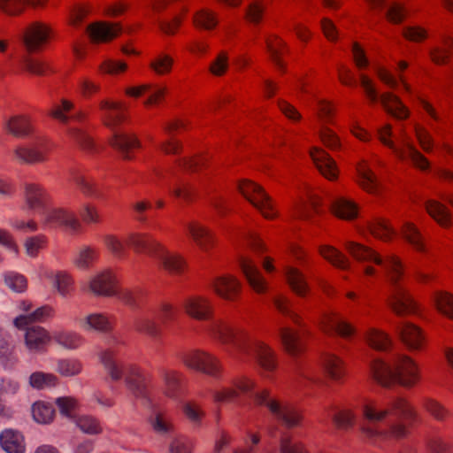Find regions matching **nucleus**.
Instances as JSON below:
<instances>
[{
  "label": "nucleus",
  "instance_id": "1",
  "mask_svg": "<svg viewBox=\"0 0 453 453\" xmlns=\"http://www.w3.org/2000/svg\"><path fill=\"white\" fill-rule=\"evenodd\" d=\"M361 411L367 423L360 427V434L372 443L406 438L411 424L418 418L416 409L403 397H396L386 405L377 400H366Z\"/></svg>",
  "mask_w": 453,
  "mask_h": 453
},
{
  "label": "nucleus",
  "instance_id": "2",
  "mask_svg": "<svg viewBox=\"0 0 453 453\" xmlns=\"http://www.w3.org/2000/svg\"><path fill=\"white\" fill-rule=\"evenodd\" d=\"M209 334L215 342L231 347L241 357L254 356L258 365L267 372L277 369V355L265 342L253 336L246 327L235 326L224 319L213 321Z\"/></svg>",
  "mask_w": 453,
  "mask_h": 453
},
{
  "label": "nucleus",
  "instance_id": "3",
  "mask_svg": "<svg viewBox=\"0 0 453 453\" xmlns=\"http://www.w3.org/2000/svg\"><path fill=\"white\" fill-rule=\"evenodd\" d=\"M370 374L378 384L385 388L399 385L411 388L421 380L419 365L405 354L394 355L388 361L373 359L370 363Z\"/></svg>",
  "mask_w": 453,
  "mask_h": 453
},
{
  "label": "nucleus",
  "instance_id": "4",
  "mask_svg": "<svg viewBox=\"0 0 453 453\" xmlns=\"http://www.w3.org/2000/svg\"><path fill=\"white\" fill-rule=\"evenodd\" d=\"M385 273L391 285L388 305L398 316L413 313L417 310L416 303L402 281L404 277V264L396 255H390L385 262Z\"/></svg>",
  "mask_w": 453,
  "mask_h": 453
},
{
  "label": "nucleus",
  "instance_id": "5",
  "mask_svg": "<svg viewBox=\"0 0 453 453\" xmlns=\"http://www.w3.org/2000/svg\"><path fill=\"white\" fill-rule=\"evenodd\" d=\"M392 125L385 124L377 131L380 142L393 150L401 160H407L417 169L427 171L430 168L429 160L416 148L411 138L404 129L401 130L398 145L392 140Z\"/></svg>",
  "mask_w": 453,
  "mask_h": 453
},
{
  "label": "nucleus",
  "instance_id": "6",
  "mask_svg": "<svg viewBox=\"0 0 453 453\" xmlns=\"http://www.w3.org/2000/svg\"><path fill=\"white\" fill-rule=\"evenodd\" d=\"M256 405L265 406L271 415L284 427L291 429L302 426L303 416L294 404L271 395V390L263 388L253 394Z\"/></svg>",
  "mask_w": 453,
  "mask_h": 453
},
{
  "label": "nucleus",
  "instance_id": "7",
  "mask_svg": "<svg viewBox=\"0 0 453 453\" xmlns=\"http://www.w3.org/2000/svg\"><path fill=\"white\" fill-rule=\"evenodd\" d=\"M180 360L183 365L192 371L219 379L224 372L221 360L213 353L201 349L184 353Z\"/></svg>",
  "mask_w": 453,
  "mask_h": 453
},
{
  "label": "nucleus",
  "instance_id": "8",
  "mask_svg": "<svg viewBox=\"0 0 453 453\" xmlns=\"http://www.w3.org/2000/svg\"><path fill=\"white\" fill-rule=\"evenodd\" d=\"M238 189L265 219L273 220L278 217L276 204L263 187L250 180H242Z\"/></svg>",
  "mask_w": 453,
  "mask_h": 453
},
{
  "label": "nucleus",
  "instance_id": "9",
  "mask_svg": "<svg viewBox=\"0 0 453 453\" xmlns=\"http://www.w3.org/2000/svg\"><path fill=\"white\" fill-rule=\"evenodd\" d=\"M54 35V29L50 23L35 20L24 27L21 42L27 53H40L48 47Z\"/></svg>",
  "mask_w": 453,
  "mask_h": 453
},
{
  "label": "nucleus",
  "instance_id": "10",
  "mask_svg": "<svg viewBox=\"0 0 453 453\" xmlns=\"http://www.w3.org/2000/svg\"><path fill=\"white\" fill-rule=\"evenodd\" d=\"M347 253L356 261L365 264L362 269V274L367 280L375 278L378 275V270L372 264L380 265L385 270V262L391 255H387L384 258L372 248L363 243L346 241L343 244Z\"/></svg>",
  "mask_w": 453,
  "mask_h": 453
},
{
  "label": "nucleus",
  "instance_id": "11",
  "mask_svg": "<svg viewBox=\"0 0 453 453\" xmlns=\"http://www.w3.org/2000/svg\"><path fill=\"white\" fill-rule=\"evenodd\" d=\"M347 253L356 261L365 264L362 269V274L367 280L375 278L378 275V270L372 264L380 265L385 270V262L391 255H387L384 258L372 248L363 243L346 241L343 244Z\"/></svg>",
  "mask_w": 453,
  "mask_h": 453
},
{
  "label": "nucleus",
  "instance_id": "12",
  "mask_svg": "<svg viewBox=\"0 0 453 453\" xmlns=\"http://www.w3.org/2000/svg\"><path fill=\"white\" fill-rule=\"evenodd\" d=\"M24 209L31 212L46 211V207L51 202V196L48 189L36 182H26L22 192Z\"/></svg>",
  "mask_w": 453,
  "mask_h": 453
},
{
  "label": "nucleus",
  "instance_id": "13",
  "mask_svg": "<svg viewBox=\"0 0 453 453\" xmlns=\"http://www.w3.org/2000/svg\"><path fill=\"white\" fill-rule=\"evenodd\" d=\"M45 226H64L73 233L81 229V223L75 212L65 207H52L42 213Z\"/></svg>",
  "mask_w": 453,
  "mask_h": 453
},
{
  "label": "nucleus",
  "instance_id": "14",
  "mask_svg": "<svg viewBox=\"0 0 453 453\" xmlns=\"http://www.w3.org/2000/svg\"><path fill=\"white\" fill-rule=\"evenodd\" d=\"M183 311L189 318L198 321L211 320L214 315L211 299L203 295H191L182 303Z\"/></svg>",
  "mask_w": 453,
  "mask_h": 453
},
{
  "label": "nucleus",
  "instance_id": "15",
  "mask_svg": "<svg viewBox=\"0 0 453 453\" xmlns=\"http://www.w3.org/2000/svg\"><path fill=\"white\" fill-rule=\"evenodd\" d=\"M118 284L115 272L111 268H105L90 277L88 290L96 296L113 297Z\"/></svg>",
  "mask_w": 453,
  "mask_h": 453
},
{
  "label": "nucleus",
  "instance_id": "16",
  "mask_svg": "<svg viewBox=\"0 0 453 453\" xmlns=\"http://www.w3.org/2000/svg\"><path fill=\"white\" fill-rule=\"evenodd\" d=\"M319 325L324 333L328 334H336L342 338H349L356 333L355 326L334 311L324 312Z\"/></svg>",
  "mask_w": 453,
  "mask_h": 453
},
{
  "label": "nucleus",
  "instance_id": "17",
  "mask_svg": "<svg viewBox=\"0 0 453 453\" xmlns=\"http://www.w3.org/2000/svg\"><path fill=\"white\" fill-rule=\"evenodd\" d=\"M212 292L228 302L236 301L242 294V284L233 274H222L216 276L210 284Z\"/></svg>",
  "mask_w": 453,
  "mask_h": 453
},
{
  "label": "nucleus",
  "instance_id": "18",
  "mask_svg": "<svg viewBox=\"0 0 453 453\" xmlns=\"http://www.w3.org/2000/svg\"><path fill=\"white\" fill-rule=\"evenodd\" d=\"M76 325L86 332L110 333L116 325L113 315L106 312H91L75 319Z\"/></svg>",
  "mask_w": 453,
  "mask_h": 453
},
{
  "label": "nucleus",
  "instance_id": "19",
  "mask_svg": "<svg viewBox=\"0 0 453 453\" xmlns=\"http://www.w3.org/2000/svg\"><path fill=\"white\" fill-rule=\"evenodd\" d=\"M240 269L251 289L258 295L268 291V282L263 276L253 259L247 256L239 257Z\"/></svg>",
  "mask_w": 453,
  "mask_h": 453
},
{
  "label": "nucleus",
  "instance_id": "20",
  "mask_svg": "<svg viewBox=\"0 0 453 453\" xmlns=\"http://www.w3.org/2000/svg\"><path fill=\"white\" fill-rule=\"evenodd\" d=\"M157 251L153 257L163 270L173 275H181L187 269V261L182 255L170 250L164 243L157 245Z\"/></svg>",
  "mask_w": 453,
  "mask_h": 453
},
{
  "label": "nucleus",
  "instance_id": "21",
  "mask_svg": "<svg viewBox=\"0 0 453 453\" xmlns=\"http://www.w3.org/2000/svg\"><path fill=\"white\" fill-rule=\"evenodd\" d=\"M24 329V344L27 349L32 353L46 351L52 341V333L41 326H27Z\"/></svg>",
  "mask_w": 453,
  "mask_h": 453
},
{
  "label": "nucleus",
  "instance_id": "22",
  "mask_svg": "<svg viewBox=\"0 0 453 453\" xmlns=\"http://www.w3.org/2000/svg\"><path fill=\"white\" fill-rule=\"evenodd\" d=\"M13 159L22 165H37L48 161V148L43 144L20 145L13 150Z\"/></svg>",
  "mask_w": 453,
  "mask_h": 453
},
{
  "label": "nucleus",
  "instance_id": "23",
  "mask_svg": "<svg viewBox=\"0 0 453 453\" xmlns=\"http://www.w3.org/2000/svg\"><path fill=\"white\" fill-rule=\"evenodd\" d=\"M98 107L102 121L107 127L114 129L125 121V108L122 103L105 98L99 102Z\"/></svg>",
  "mask_w": 453,
  "mask_h": 453
},
{
  "label": "nucleus",
  "instance_id": "24",
  "mask_svg": "<svg viewBox=\"0 0 453 453\" xmlns=\"http://www.w3.org/2000/svg\"><path fill=\"white\" fill-rule=\"evenodd\" d=\"M125 384L127 388L134 395H143L150 381V376L136 365H127L125 368Z\"/></svg>",
  "mask_w": 453,
  "mask_h": 453
},
{
  "label": "nucleus",
  "instance_id": "25",
  "mask_svg": "<svg viewBox=\"0 0 453 453\" xmlns=\"http://www.w3.org/2000/svg\"><path fill=\"white\" fill-rule=\"evenodd\" d=\"M310 157L319 172L327 180H334L338 177L339 170L334 158L323 149L312 147Z\"/></svg>",
  "mask_w": 453,
  "mask_h": 453
},
{
  "label": "nucleus",
  "instance_id": "26",
  "mask_svg": "<svg viewBox=\"0 0 453 453\" xmlns=\"http://www.w3.org/2000/svg\"><path fill=\"white\" fill-rule=\"evenodd\" d=\"M127 243L135 253H147L151 257L157 253V245H162V242L151 234L143 232L129 233L127 236Z\"/></svg>",
  "mask_w": 453,
  "mask_h": 453
},
{
  "label": "nucleus",
  "instance_id": "27",
  "mask_svg": "<svg viewBox=\"0 0 453 453\" xmlns=\"http://www.w3.org/2000/svg\"><path fill=\"white\" fill-rule=\"evenodd\" d=\"M320 365L326 376L334 382H342L346 375V364L342 357L333 352L321 356Z\"/></svg>",
  "mask_w": 453,
  "mask_h": 453
},
{
  "label": "nucleus",
  "instance_id": "28",
  "mask_svg": "<svg viewBox=\"0 0 453 453\" xmlns=\"http://www.w3.org/2000/svg\"><path fill=\"white\" fill-rule=\"evenodd\" d=\"M188 235L202 251L210 250L214 244V234L206 226L198 221H191L186 225Z\"/></svg>",
  "mask_w": 453,
  "mask_h": 453
},
{
  "label": "nucleus",
  "instance_id": "29",
  "mask_svg": "<svg viewBox=\"0 0 453 453\" xmlns=\"http://www.w3.org/2000/svg\"><path fill=\"white\" fill-rule=\"evenodd\" d=\"M403 239L417 252L426 254L428 247L419 227L412 221H404L400 228Z\"/></svg>",
  "mask_w": 453,
  "mask_h": 453
},
{
  "label": "nucleus",
  "instance_id": "30",
  "mask_svg": "<svg viewBox=\"0 0 453 453\" xmlns=\"http://www.w3.org/2000/svg\"><path fill=\"white\" fill-rule=\"evenodd\" d=\"M399 336L401 341L411 350H421L426 343V337L422 329L411 323L404 322L399 328Z\"/></svg>",
  "mask_w": 453,
  "mask_h": 453
},
{
  "label": "nucleus",
  "instance_id": "31",
  "mask_svg": "<svg viewBox=\"0 0 453 453\" xmlns=\"http://www.w3.org/2000/svg\"><path fill=\"white\" fill-rule=\"evenodd\" d=\"M380 101L386 112L396 119L404 120L411 116L410 109L398 96L392 92L381 94Z\"/></svg>",
  "mask_w": 453,
  "mask_h": 453
},
{
  "label": "nucleus",
  "instance_id": "32",
  "mask_svg": "<svg viewBox=\"0 0 453 453\" xmlns=\"http://www.w3.org/2000/svg\"><path fill=\"white\" fill-rule=\"evenodd\" d=\"M73 181L79 188L83 196L98 200L104 198L101 185L93 177L83 174L80 172L72 173Z\"/></svg>",
  "mask_w": 453,
  "mask_h": 453
},
{
  "label": "nucleus",
  "instance_id": "33",
  "mask_svg": "<svg viewBox=\"0 0 453 453\" xmlns=\"http://www.w3.org/2000/svg\"><path fill=\"white\" fill-rule=\"evenodd\" d=\"M110 145L117 150L124 159H131L133 151L140 148L138 138L133 134L117 133L109 141Z\"/></svg>",
  "mask_w": 453,
  "mask_h": 453
},
{
  "label": "nucleus",
  "instance_id": "34",
  "mask_svg": "<svg viewBox=\"0 0 453 453\" xmlns=\"http://www.w3.org/2000/svg\"><path fill=\"white\" fill-rule=\"evenodd\" d=\"M120 32L118 24L96 22L88 27L90 40L95 43L108 42L116 38Z\"/></svg>",
  "mask_w": 453,
  "mask_h": 453
},
{
  "label": "nucleus",
  "instance_id": "35",
  "mask_svg": "<svg viewBox=\"0 0 453 453\" xmlns=\"http://www.w3.org/2000/svg\"><path fill=\"white\" fill-rule=\"evenodd\" d=\"M283 273L291 290L298 296H306L310 291V287L303 273L292 265L284 266Z\"/></svg>",
  "mask_w": 453,
  "mask_h": 453
},
{
  "label": "nucleus",
  "instance_id": "36",
  "mask_svg": "<svg viewBox=\"0 0 453 453\" xmlns=\"http://www.w3.org/2000/svg\"><path fill=\"white\" fill-rule=\"evenodd\" d=\"M426 213L441 227L449 228L452 224V216L449 208L435 199L424 202Z\"/></svg>",
  "mask_w": 453,
  "mask_h": 453
},
{
  "label": "nucleus",
  "instance_id": "37",
  "mask_svg": "<svg viewBox=\"0 0 453 453\" xmlns=\"http://www.w3.org/2000/svg\"><path fill=\"white\" fill-rule=\"evenodd\" d=\"M7 133L15 137L23 138L34 132V126L28 115L19 114L11 117L5 123Z\"/></svg>",
  "mask_w": 453,
  "mask_h": 453
},
{
  "label": "nucleus",
  "instance_id": "38",
  "mask_svg": "<svg viewBox=\"0 0 453 453\" xmlns=\"http://www.w3.org/2000/svg\"><path fill=\"white\" fill-rule=\"evenodd\" d=\"M0 446L6 453H25L26 450L24 436L13 429H5L0 434Z\"/></svg>",
  "mask_w": 453,
  "mask_h": 453
},
{
  "label": "nucleus",
  "instance_id": "39",
  "mask_svg": "<svg viewBox=\"0 0 453 453\" xmlns=\"http://www.w3.org/2000/svg\"><path fill=\"white\" fill-rule=\"evenodd\" d=\"M357 173L359 186L366 192L375 194L379 189V180L366 160H362L357 165Z\"/></svg>",
  "mask_w": 453,
  "mask_h": 453
},
{
  "label": "nucleus",
  "instance_id": "40",
  "mask_svg": "<svg viewBox=\"0 0 453 453\" xmlns=\"http://www.w3.org/2000/svg\"><path fill=\"white\" fill-rule=\"evenodd\" d=\"M52 341L67 350L80 349L85 342V338L75 331L55 330L52 332Z\"/></svg>",
  "mask_w": 453,
  "mask_h": 453
},
{
  "label": "nucleus",
  "instance_id": "41",
  "mask_svg": "<svg viewBox=\"0 0 453 453\" xmlns=\"http://www.w3.org/2000/svg\"><path fill=\"white\" fill-rule=\"evenodd\" d=\"M53 316L54 309L50 305H44L32 312L18 316L13 320V324L18 329H23L33 323L44 322Z\"/></svg>",
  "mask_w": 453,
  "mask_h": 453
},
{
  "label": "nucleus",
  "instance_id": "42",
  "mask_svg": "<svg viewBox=\"0 0 453 453\" xmlns=\"http://www.w3.org/2000/svg\"><path fill=\"white\" fill-rule=\"evenodd\" d=\"M266 48L276 67L285 73L286 65L282 60V55L288 50L287 42L280 36L273 35L266 39Z\"/></svg>",
  "mask_w": 453,
  "mask_h": 453
},
{
  "label": "nucleus",
  "instance_id": "43",
  "mask_svg": "<svg viewBox=\"0 0 453 453\" xmlns=\"http://www.w3.org/2000/svg\"><path fill=\"white\" fill-rule=\"evenodd\" d=\"M100 258V250L90 245H84L75 254L73 264L80 270L92 268Z\"/></svg>",
  "mask_w": 453,
  "mask_h": 453
},
{
  "label": "nucleus",
  "instance_id": "44",
  "mask_svg": "<svg viewBox=\"0 0 453 453\" xmlns=\"http://www.w3.org/2000/svg\"><path fill=\"white\" fill-rule=\"evenodd\" d=\"M99 358L111 380L118 381L125 377L126 366L115 359V353L112 349L103 350L99 354Z\"/></svg>",
  "mask_w": 453,
  "mask_h": 453
},
{
  "label": "nucleus",
  "instance_id": "45",
  "mask_svg": "<svg viewBox=\"0 0 453 453\" xmlns=\"http://www.w3.org/2000/svg\"><path fill=\"white\" fill-rule=\"evenodd\" d=\"M46 277L52 280L53 287L63 297H67L74 292V279L71 273L65 271L47 273Z\"/></svg>",
  "mask_w": 453,
  "mask_h": 453
},
{
  "label": "nucleus",
  "instance_id": "46",
  "mask_svg": "<svg viewBox=\"0 0 453 453\" xmlns=\"http://www.w3.org/2000/svg\"><path fill=\"white\" fill-rule=\"evenodd\" d=\"M319 254L332 265L342 270L350 268L349 259L338 249L332 245L322 244L318 248Z\"/></svg>",
  "mask_w": 453,
  "mask_h": 453
},
{
  "label": "nucleus",
  "instance_id": "47",
  "mask_svg": "<svg viewBox=\"0 0 453 453\" xmlns=\"http://www.w3.org/2000/svg\"><path fill=\"white\" fill-rule=\"evenodd\" d=\"M174 65L173 58L166 52L153 55L148 64L150 70L157 76H165L172 73Z\"/></svg>",
  "mask_w": 453,
  "mask_h": 453
},
{
  "label": "nucleus",
  "instance_id": "48",
  "mask_svg": "<svg viewBox=\"0 0 453 453\" xmlns=\"http://www.w3.org/2000/svg\"><path fill=\"white\" fill-rule=\"evenodd\" d=\"M285 350L291 356H298L303 351L299 333L288 326H283L279 332Z\"/></svg>",
  "mask_w": 453,
  "mask_h": 453
},
{
  "label": "nucleus",
  "instance_id": "49",
  "mask_svg": "<svg viewBox=\"0 0 453 453\" xmlns=\"http://www.w3.org/2000/svg\"><path fill=\"white\" fill-rule=\"evenodd\" d=\"M295 210L298 218L312 221L314 215L320 212L319 201L312 196H302L296 202Z\"/></svg>",
  "mask_w": 453,
  "mask_h": 453
},
{
  "label": "nucleus",
  "instance_id": "50",
  "mask_svg": "<svg viewBox=\"0 0 453 453\" xmlns=\"http://www.w3.org/2000/svg\"><path fill=\"white\" fill-rule=\"evenodd\" d=\"M160 377L164 383V394L168 397L176 396L183 374L181 372L170 368L160 370Z\"/></svg>",
  "mask_w": 453,
  "mask_h": 453
},
{
  "label": "nucleus",
  "instance_id": "51",
  "mask_svg": "<svg viewBox=\"0 0 453 453\" xmlns=\"http://www.w3.org/2000/svg\"><path fill=\"white\" fill-rule=\"evenodd\" d=\"M367 344L378 351H388L391 349L392 340L390 336L383 330L371 327L365 334Z\"/></svg>",
  "mask_w": 453,
  "mask_h": 453
},
{
  "label": "nucleus",
  "instance_id": "52",
  "mask_svg": "<svg viewBox=\"0 0 453 453\" xmlns=\"http://www.w3.org/2000/svg\"><path fill=\"white\" fill-rule=\"evenodd\" d=\"M331 211L336 217L344 220H353L358 214L357 204L344 197L335 198L331 203Z\"/></svg>",
  "mask_w": 453,
  "mask_h": 453
},
{
  "label": "nucleus",
  "instance_id": "53",
  "mask_svg": "<svg viewBox=\"0 0 453 453\" xmlns=\"http://www.w3.org/2000/svg\"><path fill=\"white\" fill-rule=\"evenodd\" d=\"M133 328L135 332L153 340H157L162 335V329L158 323L154 319L146 316L135 319Z\"/></svg>",
  "mask_w": 453,
  "mask_h": 453
},
{
  "label": "nucleus",
  "instance_id": "54",
  "mask_svg": "<svg viewBox=\"0 0 453 453\" xmlns=\"http://www.w3.org/2000/svg\"><path fill=\"white\" fill-rule=\"evenodd\" d=\"M48 244V237L43 234H38L26 237L23 242V248L28 257L36 258L47 249Z\"/></svg>",
  "mask_w": 453,
  "mask_h": 453
},
{
  "label": "nucleus",
  "instance_id": "55",
  "mask_svg": "<svg viewBox=\"0 0 453 453\" xmlns=\"http://www.w3.org/2000/svg\"><path fill=\"white\" fill-rule=\"evenodd\" d=\"M371 234L385 242H390L395 236V231L390 223L383 219H376L367 226Z\"/></svg>",
  "mask_w": 453,
  "mask_h": 453
},
{
  "label": "nucleus",
  "instance_id": "56",
  "mask_svg": "<svg viewBox=\"0 0 453 453\" xmlns=\"http://www.w3.org/2000/svg\"><path fill=\"white\" fill-rule=\"evenodd\" d=\"M193 24L196 28L211 31L219 25L218 14L210 9H201L195 12Z\"/></svg>",
  "mask_w": 453,
  "mask_h": 453
},
{
  "label": "nucleus",
  "instance_id": "57",
  "mask_svg": "<svg viewBox=\"0 0 453 453\" xmlns=\"http://www.w3.org/2000/svg\"><path fill=\"white\" fill-rule=\"evenodd\" d=\"M332 421L337 429L348 431L354 427L357 422V413L350 407H342L335 411Z\"/></svg>",
  "mask_w": 453,
  "mask_h": 453
},
{
  "label": "nucleus",
  "instance_id": "58",
  "mask_svg": "<svg viewBox=\"0 0 453 453\" xmlns=\"http://www.w3.org/2000/svg\"><path fill=\"white\" fill-rule=\"evenodd\" d=\"M433 301L439 312L453 319V294L442 290L435 291Z\"/></svg>",
  "mask_w": 453,
  "mask_h": 453
},
{
  "label": "nucleus",
  "instance_id": "59",
  "mask_svg": "<svg viewBox=\"0 0 453 453\" xmlns=\"http://www.w3.org/2000/svg\"><path fill=\"white\" fill-rule=\"evenodd\" d=\"M83 369L81 361L75 357L60 358L57 363L56 371L64 377L79 375Z\"/></svg>",
  "mask_w": 453,
  "mask_h": 453
},
{
  "label": "nucleus",
  "instance_id": "60",
  "mask_svg": "<svg viewBox=\"0 0 453 453\" xmlns=\"http://www.w3.org/2000/svg\"><path fill=\"white\" fill-rule=\"evenodd\" d=\"M74 108V104L73 101L61 98L58 103L54 104L50 109L49 110V115L63 123L66 124L69 120L68 113Z\"/></svg>",
  "mask_w": 453,
  "mask_h": 453
},
{
  "label": "nucleus",
  "instance_id": "61",
  "mask_svg": "<svg viewBox=\"0 0 453 453\" xmlns=\"http://www.w3.org/2000/svg\"><path fill=\"white\" fill-rule=\"evenodd\" d=\"M32 415L37 423H50L55 416V410L50 403L44 402H37L32 407Z\"/></svg>",
  "mask_w": 453,
  "mask_h": 453
},
{
  "label": "nucleus",
  "instance_id": "62",
  "mask_svg": "<svg viewBox=\"0 0 453 453\" xmlns=\"http://www.w3.org/2000/svg\"><path fill=\"white\" fill-rule=\"evenodd\" d=\"M103 244L105 249L116 258H122L127 249L122 240L114 234H106L103 236Z\"/></svg>",
  "mask_w": 453,
  "mask_h": 453
},
{
  "label": "nucleus",
  "instance_id": "63",
  "mask_svg": "<svg viewBox=\"0 0 453 453\" xmlns=\"http://www.w3.org/2000/svg\"><path fill=\"white\" fill-rule=\"evenodd\" d=\"M429 57L431 61L437 65H444L449 63L451 51L449 46H444V44L441 43V35L438 42L431 47Z\"/></svg>",
  "mask_w": 453,
  "mask_h": 453
},
{
  "label": "nucleus",
  "instance_id": "64",
  "mask_svg": "<svg viewBox=\"0 0 453 453\" xmlns=\"http://www.w3.org/2000/svg\"><path fill=\"white\" fill-rule=\"evenodd\" d=\"M280 453H310L305 445L290 434H285L280 439Z\"/></svg>",
  "mask_w": 453,
  "mask_h": 453
}]
</instances>
